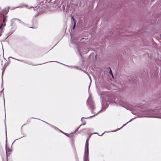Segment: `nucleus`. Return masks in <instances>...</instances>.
<instances>
[{
    "instance_id": "nucleus-8",
    "label": "nucleus",
    "mask_w": 161,
    "mask_h": 161,
    "mask_svg": "<svg viewBox=\"0 0 161 161\" xmlns=\"http://www.w3.org/2000/svg\"><path fill=\"white\" fill-rule=\"evenodd\" d=\"M72 20L74 21H75V19L73 17H72Z\"/></svg>"
},
{
    "instance_id": "nucleus-6",
    "label": "nucleus",
    "mask_w": 161,
    "mask_h": 161,
    "mask_svg": "<svg viewBox=\"0 0 161 161\" xmlns=\"http://www.w3.org/2000/svg\"><path fill=\"white\" fill-rule=\"evenodd\" d=\"M109 68L110 69V71H109V73L110 75H112V76L113 77V75L112 74V71L111 70V69L109 67Z\"/></svg>"
},
{
    "instance_id": "nucleus-5",
    "label": "nucleus",
    "mask_w": 161,
    "mask_h": 161,
    "mask_svg": "<svg viewBox=\"0 0 161 161\" xmlns=\"http://www.w3.org/2000/svg\"><path fill=\"white\" fill-rule=\"evenodd\" d=\"M11 150L9 149H7L6 150V154L7 156L8 154H9L10 153Z\"/></svg>"
},
{
    "instance_id": "nucleus-9",
    "label": "nucleus",
    "mask_w": 161,
    "mask_h": 161,
    "mask_svg": "<svg viewBox=\"0 0 161 161\" xmlns=\"http://www.w3.org/2000/svg\"><path fill=\"white\" fill-rule=\"evenodd\" d=\"M65 134L66 136H68V135L67 134V133H65Z\"/></svg>"
},
{
    "instance_id": "nucleus-1",
    "label": "nucleus",
    "mask_w": 161,
    "mask_h": 161,
    "mask_svg": "<svg viewBox=\"0 0 161 161\" xmlns=\"http://www.w3.org/2000/svg\"><path fill=\"white\" fill-rule=\"evenodd\" d=\"M88 148H85V152L83 157V161H89L88 158Z\"/></svg>"
},
{
    "instance_id": "nucleus-4",
    "label": "nucleus",
    "mask_w": 161,
    "mask_h": 161,
    "mask_svg": "<svg viewBox=\"0 0 161 161\" xmlns=\"http://www.w3.org/2000/svg\"><path fill=\"white\" fill-rule=\"evenodd\" d=\"M3 23H5L6 21L7 20L6 19V18L7 17L4 16V15H3Z\"/></svg>"
},
{
    "instance_id": "nucleus-2",
    "label": "nucleus",
    "mask_w": 161,
    "mask_h": 161,
    "mask_svg": "<svg viewBox=\"0 0 161 161\" xmlns=\"http://www.w3.org/2000/svg\"><path fill=\"white\" fill-rule=\"evenodd\" d=\"M88 139H87L85 143V148H88Z\"/></svg>"
},
{
    "instance_id": "nucleus-7",
    "label": "nucleus",
    "mask_w": 161,
    "mask_h": 161,
    "mask_svg": "<svg viewBox=\"0 0 161 161\" xmlns=\"http://www.w3.org/2000/svg\"><path fill=\"white\" fill-rule=\"evenodd\" d=\"M76 22L75 21H74V25H73V29H74V28H75V25H76Z\"/></svg>"
},
{
    "instance_id": "nucleus-3",
    "label": "nucleus",
    "mask_w": 161,
    "mask_h": 161,
    "mask_svg": "<svg viewBox=\"0 0 161 161\" xmlns=\"http://www.w3.org/2000/svg\"><path fill=\"white\" fill-rule=\"evenodd\" d=\"M6 25V23H2L0 26V29H2L3 27Z\"/></svg>"
}]
</instances>
